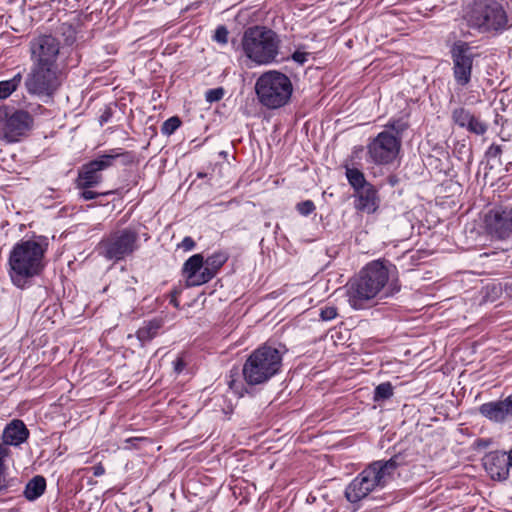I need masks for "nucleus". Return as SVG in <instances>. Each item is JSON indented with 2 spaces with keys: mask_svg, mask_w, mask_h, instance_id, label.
I'll use <instances>...</instances> for the list:
<instances>
[{
  "mask_svg": "<svg viewBox=\"0 0 512 512\" xmlns=\"http://www.w3.org/2000/svg\"><path fill=\"white\" fill-rule=\"evenodd\" d=\"M92 469L95 477H100L105 473V468L101 464L95 465Z\"/></svg>",
  "mask_w": 512,
  "mask_h": 512,
  "instance_id": "nucleus-42",
  "label": "nucleus"
},
{
  "mask_svg": "<svg viewBox=\"0 0 512 512\" xmlns=\"http://www.w3.org/2000/svg\"><path fill=\"white\" fill-rule=\"evenodd\" d=\"M278 35L264 26H253L245 30L242 47L245 55L258 65L275 61L279 52Z\"/></svg>",
  "mask_w": 512,
  "mask_h": 512,
  "instance_id": "nucleus-6",
  "label": "nucleus"
},
{
  "mask_svg": "<svg viewBox=\"0 0 512 512\" xmlns=\"http://www.w3.org/2000/svg\"><path fill=\"white\" fill-rule=\"evenodd\" d=\"M386 127L395 133L393 136L401 140L402 133L408 128V123L402 119L390 120Z\"/></svg>",
  "mask_w": 512,
  "mask_h": 512,
  "instance_id": "nucleus-32",
  "label": "nucleus"
},
{
  "mask_svg": "<svg viewBox=\"0 0 512 512\" xmlns=\"http://www.w3.org/2000/svg\"><path fill=\"white\" fill-rule=\"evenodd\" d=\"M23 75L16 73L11 79L0 81V100L10 97L22 84Z\"/></svg>",
  "mask_w": 512,
  "mask_h": 512,
  "instance_id": "nucleus-23",
  "label": "nucleus"
},
{
  "mask_svg": "<svg viewBox=\"0 0 512 512\" xmlns=\"http://www.w3.org/2000/svg\"><path fill=\"white\" fill-rule=\"evenodd\" d=\"M60 41L51 34H42L29 42L31 64L60 68Z\"/></svg>",
  "mask_w": 512,
  "mask_h": 512,
  "instance_id": "nucleus-10",
  "label": "nucleus"
},
{
  "mask_svg": "<svg viewBox=\"0 0 512 512\" xmlns=\"http://www.w3.org/2000/svg\"><path fill=\"white\" fill-rule=\"evenodd\" d=\"M109 161V158H103L101 155L97 159L84 164L78 172L76 187L88 189L100 184L102 181L101 172L110 167Z\"/></svg>",
  "mask_w": 512,
  "mask_h": 512,
  "instance_id": "nucleus-15",
  "label": "nucleus"
},
{
  "mask_svg": "<svg viewBox=\"0 0 512 512\" xmlns=\"http://www.w3.org/2000/svg\"><path fill=\"white\" fill-rule=\"evenodd\" d=\"M510 453L505 451H491L483 458V465L492 479L505 480L512 468Z\"/></svg>",
  "mask_w": 512,
  "mask_h": 512,
  "instance_id": "nucleus-17",
  "label": "nucleus"
},
{
  "mask_svg": "<svg viewBox=\"0 0 512 512\" xmlns=\"http://www.w3.org/2000/svg\"><path fill=\"white\" fill-rule=\"evenodd\" d=\"M178 247L182 248L184 251L192 250L195 247V241L190 236H186Z\"/></svg>",
  "mask_w": 512,
  "mask_h": 512,
  "instance_id": "nucleus-40",
  "label": "nucleus"
},
{
  "mask_svg": "<svg viewBox=\"0 0 512 512\" xmlns=\"http://www.w3.org/2000/svg\"><path fill=\"white\" fill-rule=\"evenodd\" d=\"M29 435L30 432L24 422L19 419H14L8 423L3 430L1 445L5 447L8 445L20 446L28 440Z\"/></svg>",
  "mask_w": 512,
  "mask_h": 512,
  "instance_id": "nucleus-20",
  "label": "nucleus"
},
{
  "mask_svg": "<svg viewBox=\"0 0 512 512\" xmlns=\"http://www.w3.org/2000/svg\"><path fill=\"white\" fill-rule=\"evenodd\" d=\"M453 63V77L457 85L467 86L471 81L473 62L475 54L469 43L456 41L450 49Z\"/></svg>",
  "mask_w": 512,
  "mask_h": 512,
  "instance_id": "nucleus-11",
  "label": "nucleus"
},
{
  "mask_svg": "<svg viewBox=\"0 0 512 512\" xmlns=\"http://www.w3.org/2000/svg\"><path fill=\"white\" fill-rule=\"evenodd\" d=\"M224 93L225 91L222 87L209 89L206 91L205 98L210 103L217 102L223 98Z\"/></svg>",
  "mask_w": 512,
  "mask_h": 512,
  "instance_id": "nucleus-35",
  "label": "nucleus"
},
{
  "mask_svg": "<svg viewBox=\"0 0 512 512\" xmlns=\"http://www.w3.org/2000/svg\"><path fill=\"white\" fill-rule=\"evenodd\" d=\"M161 325L159 321H150L145 324L143 327L139 328L137 331L138 340L144 344L146 342L151 341L158 333Z\"/></svg>",
  "mask_w": 512,
  "mask_h": 512,
  "instance_id": "nucleus-26",
  "label": "nucleus"
},
{
  "mask_svg": "<svg viewBox=\"0 0 512 512\" xmlns=\"http://www.w3.org/2000/svg\"><path fill=\"white\" fill-rule=\"evenodd\" d=\"M308 56H309V53L308 52H303V51H295L293 54H292V59L298 63L299 65H303L305 62H307L308 60Z\"/></svg>",
  "mask_w": 512,
  "mask_h": 512,
  "instance_id": "nucleus-38",
  "label": "nucleus"
},
{
  "mask_svg": "<svg viewBox=\"0 0 512 512\" xmlns=\"http://www.w3.org/2000/svg\"><path fill=\"white\" fill-rule=\"evenodd\" d=\"M399 287L398 286H393V287H389L385 292H384V296L385 297H389V296H393L395 293H397L399 291Z\"/></svg>",
  "mask_w": 512,
  "mask_h": 512,
  "instance_id": "nucleus-43",
  "label": "nucleus"
},
{
  "mask_svg": "<svg viewBox=\"0 0 512 512\" xmlns=\"http://www.w3.org/2000/svg\"><path fill=\"white\" fill-rule=\"evenodd\" d=\"M479 413L492 422L503 423L512 418V398L509 395L503 400L483 403Z\"/></svg>",
  "mask_w": 512,
  "mask_h": 512,
  "instance_id": "nucleus-18",
  "label": "nucleus"
},
{
  "mask_svg": "<svg viewBox=\"0 0 512 512\" xmlns=\"http://www.w3.org/2000/svg\"><path fill=\"white\" fill-rule=\"evenodd\" d=\"M485 224L490 235L501 240L512 238V208L490 210L485 216Z\"/></svg>",
  "mask_w": 512,
  "mask_h": 512,
  "instance_id": "nucleus-13",
  "label": "nucleus"
},
{
  "mask_svg": "<svg viewBox=\"0 0 512 512\" xmlns=\"http://www.w3.org/2000/svg\"><path fill=\"white\" fill-rule=\"evenodd\" d=\"M315 204L312 200H305L296 205V210L303 216H308L315 211Z\"/></svg>",
  "mask_w": 512,
  "mask_h": 512,
  "instance_id": "nucleus-33",
  "label": "nucleus"
},
{
  "mask_svg": "<svg viewBox=\"0 0 512 512\" xmlns=\"http://www.w3.org/2000/svg\"><path fill=\"white\" fill-rule=\"evenodd\" d=\"M103 158L110 159V167L114 164L116 160H120L121 164L124 166L130 165L134 162L135 156L132 152L123 151L121 148L112 149L107 154L102 155Z\"/></svg>",
  "mask_w": 512,
  "mask_h": 512,
  "instance_id": "nucleus-25",
  "label": "nucleus"
},
{
  "mask_svg": "<svg viewBox=\"0 0 512 512\" xmlns=\"http://www.w3.org/2000/svg\"><path fill=\"white\" fill-rule=\"evenodd\" d=\"M177 292L175 291L171 297V300H170V303L173 304L175 307H178L179 306V303L177 301Z\"/></svg>",
  "mask_w": 512,
  "mask_h": 512,
  "instance_id": "nucleus-44",
  "label": "nucleus"
},
{
  "mask_svg": "<svg viewBox=\"0 0 512 512\" xmlns=\"http://www.w3.org/2000/svg\"><path fill=\"white\" fill-rule=\"evenodd\" d=\"M181 125V120L177 116L168 118L161 127V133L163 135H172Z\"/></svg>",
  "mask_w": 512,
  "mask_h": 512,
  "instance_id": "nucleus-31",
  "label": "nucleus"
},
{
  "mask_svg": "<svg viewBox=\"0 0 512 512\" xmlns=\"http://www.w3.org/2000/svg\"><path fill=\"white\" fill-rule=\"evenodd\" d=\"M502 151H503L502 145L493 144L489 147L486 154L489 158H497L501 155Z\"/></svg>",
  "mask_w": 512,
  "mask_h": 512,
  "instance_id": "nucleus-39",
  "label": "nucleus"
},
{
  "mask_svg": "<svg viewBox=\"0 0 512 512\" xmlns=\"http://www.w3.org/2000/svg\"><path fill=\"white\" fill-rule=\"evenodd\" d=\"M406 464V456L403 453L393 455L388 460H378L369 464L346 487L345 497L354 504L370 493L383 489L392 479L396 469Z\"/></svg>",
  "mask_w": 512,
  "mask_h": 512,
  "instance_id": "nucleus-2",
  "label": "nucleus"
},
{
  "mask_svg": "<svg viewBox=\"0 0 512 512\" xmlns=\"http://www.w3.org/2000/svg\"><path fill=\"white\" fill-rule=\"evenodd\" d=\"M389 280V271L381 261L368 263L347 284V297L353 309L360 310L367 307L369 301L374 299L386 286Z\"/></svg>",
  "mask_w": 512,
  "mask_h": 512,
  "instance_id": "nucleus-3",
  "label": "nucleus"
},
{
  "mask_svg": "<svg viewBox=\"0 0 512 512\" xmlns=\"http://www.w3.org/2000/svg\"><path fill=\"white\" fill-rule=\"evenodd\" d=\"M10 454V450L8 447L0 445V493L7 490L9 487V482L5 478V465L4 459L8 457Z\"/></svg>",
  "mask_w": 512,
  "mask_h": 512,
  "instance_id": "nucleus-29",
  "label": "nucleus"
},
{
  "mask_svg": "<svg viewBox=\"0 0 512 512\" xmlns=\"http://www.w3.org/2000/svg\"><path fill=\"white\" fill-rule=\"evenodd\" d=\"M346 178L354 191L370 184L363 172L357 168H346Z\"/></svg>",
  "mask_w": 512,
  "mask_h": 512,
  "instance_id": "nucleus-27",
  "label": "nucleus"
},
{
  "mask_svg": "<svg viewBox=\"0 0 512 512\" xmlns=\"http://www.w3.org/2000/svg\"><path fill=\"white\" fill-rule=\"evenodd\" d=\"M198 177L202 178V177H204V174L199 173V174H198Z\"/></svg>",
  "mask_w": 512,
  "mask_h": 512,
  "instance_id": "nucleus-46",
  "label": "nucleus"
},
{
  "mask_svg": "<svg viewBox=\"0 0 512 512\" xmlns=\"http://www.w3.org/2000/svg\"><path fill=\"white\" fill-rule=\"evenodd\" d=\"M48 248V239L39 236L21 240L14 245L9 255V275L14 285L24 288L30 279L44 269V255Z\"/></svg>",
  "mask_w": 512,
  "mask_h": 512,
  "instance_id": "nucleus-1",
  "label": "nucleus"
},
{
  "mask_svg": "<svg viewBox=\"0 0 512 512\" xmlns=\"http://www.w3.org/2000/svg\"><path fill=\"white\" fill-rule=\"evenodd\" d=\"M452 119L455 124L476 135H483L487 131V125L464 108L455 109Z\"/></svg>",
  "mask_w": 512,
  "mask_h": 512,
  "instance_id": "nucleus-21",
  "label": "nucleus"
},
{
  "mask_svg": "<svg viewBox=\"0 0 512 512\" xmlns=\"http://www.w3.org/2000/svg\"><path fill=\"white\" fill-rule=\"evenodd\" d=\"M354 207L356 210L373 214L380 205L377 189L371 183L354 191Z\"/></svg>",
  "mask_w": 512,
  "mask_h": 512,
  "instance_id": "nucleus-19",
  "label": "nucleus"
},
{
  "mask_svg": "<svg viewBox=\"0 0 512 512\" xmlns=\"http://www.w3.org/2000/svg\"><path fill=\"white\" fill-rule=\"evenodd\" d=\"M228 260V254L223 251L214 252L212 255L207 257L205 262V269H208L211 274V279L215 277L218 270Z\"/></svg>",
  "mask_w": 512,
  "mask_h": 512,
  "instance_id": "nucleus-24",
  "label": "nucleus"
},
{
  "mask_svg": "<svg viewBox=\"0 0 512 512\" xmlns=\"http://www.w3.org/2000/svg\"><path fill=\"white\" fill-rule=\"evenodd\" d=\"M61 85L60 68L31 64L24 79L29 95L40 99L52 98Z\"/></svg>",
  "mask_w": 512,
  "mask_h": 512,
  "instance_id": "nucleus-9",
  "label": "nucleus"
},
{
  "mask_svg": "<svg viewBox=\"0 0 512 512\" xmlns=\"http://www.w3.org/2000/svg\"><path fill=\"white\" fill-rule=\"evenodd\" d=\"M338 315L337 308L335 306H325L320 309V318L323 321H331Z\"/></svg>",
  "mask_w": 512,
  "mask_h": 512,
  "instance_id": "nucleus-34",
  "label": "nucleus"
},
{
  "mask_svg": "<svg viewBox=\"0 0 512 512\" xmlns=\"http://www.w3.org/2000/svg\"><path fill=\"white\" fill-rule=\"evenodd\" d=\"M400 139L389 131L380 132L367 146L368 155L375 164H389L397 156Z\"/></svg>",
  "mask_w": 512,
  "mask_h": 512,
  "instance_id": "nucleus-12",
  "label": "nucleus"
},
{
  "mask_svg": "<svg viewBox=\"0 0 512 512\" xmlns=\"http://www.w3.org/2000/svg\"><path fill=\"white\" fill-rule=\"evenodd\" d=\"M213 39L221 44H226L228 42V30L225 26L220 25L216 28Z\"/></svg>",
  "mask_w": 512,
  "mask_h": 512,
  "instance_id": "nucleus-36",
  "label": "nucleus"
},
{
  "mask_svg": "<svg viewBox=\"0 0 512 512\" xmlns=\"http://www.w3.org/2000/svg\"><path fill=\"white\" fill-rule=\"evenodd\" d=\"M510 397L512 398V394L510 395Z\"/></svg>",
  "mask_w": 512,
  "mask_h": 512,
  "instance_id": "nucleus-47",
  "label": "nucleus"
},
{
  "mask_svg": "<svg viewBox=\"0 0 512 512\" xmlns=\"http://www.w3.org/2000/svg\"><path fill=\"white\" fill-rule=\"evenodd\" d=\"M467 26L479 33H500L508 29V16L497 0H475L463 15Z\"/></svg>",
  "mask_w": 512,
  "mask_h": 512,
  "instance_id": "nucleus-4",
  "label": "nucleus"
},
{
  "mask_svg": "<svg viewBox=\"0 0 512 512\" xmlns=\"http://www.w3.org/2000/svg\"><path fill=\"white\" fill-rule=\"evenodd\" d=\"M393 395V386L390 382H384L379 384L374 391V400H386Z\"/></svg>",
  "mask_w": 512,
  "mask_h": 512,
  "instance_id": "nucleus-30",
  "label": "nucleus"
},
{
  "mask_svg": "<svg viewBox=\"0 0 512 512\" xmlns=\"http://www.w3.org/2000/svg\"><path fill=\"white\" fill-rule=\"evenodd\" d=\"M58 32L60 33L66 46H71L76 41L77 32L72 24L62 23L58 28Z\"/></svg>",
  "mask_w": 512,
  "mask_h": 512,
  "instance_id": "nucleus-28",
  "label": "nucleus"
},
{
  "mask_svg": "<svg viewBox=\"0 0 512 512\" xmlns=\"http://www.w3.org/2000/svg\"><path fill=\"white\" fill-rule=\"evenodd\" d=\"M81 190H82V192L80 193V198H82L83 200H86V201L95 199L98 196H105V195H108L111 193V192L97 193V192L89 190V188L81 189Z\"/></svg>",
  "mask_w": 512,
  "mask_h": 512,
  "instance_id": "nucleus-37",
  "label": "nucleus"
},
{
  "mask_svg": "<svg viewBox=\"0 0 512 512\" xmlns=\"http://www.w3.org/2000/svg\"><path fill=\"white\" fill-rule=\"evenodd\" d=\"M182 274L185 277L187 287L200 286L211 280L209 270L205 269L202 254H194L189 257L182 267Z\"/></svg>",
  "mask_w": 512,
  "mask_h": 512,
  "instance_id": "nucleus-16",
  "label": "nucleus"
},
{
  "mask_svg": "<svg viewBox=\"0 0 512 512\" xmlns=\"http://www.w3.org/2000/svg\"><path fill=\"white\" fill-rule=\"evenodd\" d=\"M46 489V480L43 476L33 477L25 486L24 496L29 501L38 499Z\"/></svg>",
  "mask_w": 512,
  "mask_h": 512,
  "instance_id": "nucleus-22",
  "label": "nucleus"
},
{
  "mask_svg": "<svg viewBox=\"0 0 512 512\" xmlns=\"http://www.w3.org/2000/svg\"><path fill=\"white\" fill-rule=\"evenodd\" d=\"M32 125L33 117L29 112L24 110L15 111L6 119L3 140L7 143L19 141L20 137L24 136L32 128Z\"/></svg>",
  "mask_w": 512,
  "mask_h": 512,
  "instance_id": "nucleus-14",
  "label": "nucleus"
},
{
  "mask_svg": "<svg viewBox=\"0 0 512 512\" xmlns=\"http://www.w3.org/2000/svg\"><path fill=\"white\" fill-rule=\"evenodd\" d=\"M282 366V353L275 347L264 344L254 350L246 359L242 374L249 386L267 383L280 372Z\"/></svg>",
  "mask_w": 512,
  "mask_h": 512,
  "instance_id": "nucleus-5",
  "label": "nucleus"
},
{
  "mask_svg": "<svg viewBox=\"0 0 512 512\" xmlns=\"http://www.w3.org/2000/svg\"><path fill=\"white\" fill-rule=\"evenodd\" d=\"M185 368V362L182 358H177L175 361H174V371L176 373H181Z\"/></svg>",
  "mask_w": 512,
  "mask_h": 512,
  "instance_id": "nucleus-41",
  "label": "nucleus"
},
{
  "mask_svg": "<svg viewBox=\"0 0 512 512\" xmlns=\"http://www.w3.org/2000/svg\"><path fill=\"white\" fill-rule=\"evenodd\" d=\"M389 183L394 186L397 183V179L394 176H391L389 177Z\"/></svg>",
  "mask_w": 512,
  "mask_h": 512,
  "instance_id": "nucleus-45",
  "label": "nucleus"
},
{
  "mask_svg": "<svg viewBox=\"0 0 512 512\" xmlns=\"http://www.w3.org/2000/svg\"><path fill=\"white\" fill-rule=\"evenodd\" d=\"M255 92L257 99L268 109H278L285 106L293 92L290 78L276 70H270L256 80Z\"/></svg>",
  "mask_w": 512,
  "mask_h": 512,
  "instance_id": "nucleus-7",
  "label": "nucleus"
},
{
  "mask_svg": "<svg viewBox=\"0 0 512 512\" xmlns=\"http://www.w3.org/2000/svg\"><path fill=\"white\" fill-rule=\"evenodd\" d=\"M138 232L130 227L116 230L102 238L96 250L106 260L119 262L138 249Z\"/></svg>",
  "mask_w": 512,
  "mask_h": 512,
  "instance_id": "nucleus-8",
  "label": "nucleus"
}]
</instances>
